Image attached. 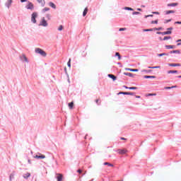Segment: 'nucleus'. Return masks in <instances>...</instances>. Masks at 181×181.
<instances>
[{
  "mask_svg": "<svg viewBox=\"0 0 181 181\" xmlns=\"http://www.w3.org/2000/svg\"><path fill=\"white\" fill-rule=\"evenodd\" d=\"M35 53L40 54L41 56H42V57H46V56L47 54H46V52H45L43 49H42L40 48H36Z\"/></svg>",
  "mask_w": 181,
  "mask_h": 181,
  "instance_id": "nucleus-1",
  "label": "nucleus"
},
{
  "mask_svg": "<svg viewBox=\"0 0 181 181\" xmlns=\"http://www.w3.org/2000/svg\"><path fill=\"white\" fill-rule=\"evenodd\" d=\"M36 18H37V12H33L31 14V22L32 23H36L37 21H36Z\"/></svg>",
  "mask_w": 181,
  "mask_h": 181,
  "instance_id": "nucleus-2",
  "label": "nucleus"
},
{
  "mask_svg": "<svg viewBox=\"0 0 181 181\" xmlns=\"http://www.w3.org/2000/svg\"><path fill=\"white\" fill-rule=\"evenodd\" d=\"M33 158H34L35 159H45V158H46V156L40 153H37V154H36L35 156H33Z\"/></svg>",
  "mask_w": 181,
  "mask_h": 181,
  "instance_id": "nucleus-3",
  "label": "nucleus"
},
{
  "mask_svg": "<svg viewBox=\"0 0 181 181\" xmlns=\"http://www.w3.org/2000/svg\"><path fill=\"white\" fill-rule=\"evenodd\" d=\"M120 94H122L123 95H135V93L134 92H122L120 91L117 93V95H119Z\"/></svg>",
  "mask_w": 181,
  "mask_h": 181,
  "instance_id": "nucleus-4",
  "label": "nucleus"
},
{
  "mask_svg": "<svg viewBox=\"0 0 181 181\" xmlns=\"http://www.w3.org/2000/svg\"><path fill=\"white\" fill-rule=\"evenodd\" d=\"M26 9H30V11H33L35 9V6L33 3L28 1V5L25 6Z\"/></svg>",
  "mask_w": 181,
  "mask_h": 181,
  "instance_id": "nucleus-5",
  "label": "nucleus"
},
{
  "mask_svg": "<svg viewBox=\"0 0 181 181\" xmlns=\"http://www.w3.org/2000/svg\"><path fill=\"white\" fill-rule=\"evenodd\" d=\"M47 25V21H46V19H45V17H43L41 22L40 23V26H44V28H46Z\"/></svg>",
  "mask_w": 181,
  "mask_h": 181,
  "instance_id": "nucleus-6",
  "label": "nucleus"
},
{
  "mask_svg": "<svg viewBox=\"0 0 181 181\" xmlns=\"http://www.w3.org/2000/svg\"><path fill=\"white\" fill-rule=\"evenodd\" d=\"M20 59L22 62H25L26 63L29 62V60L28 59V57H26V55H25V54H23L21 56H20Z\"/></svg>",
  "mask_w": 181,
  "mask_h": 181,
  "instance_id": "nucleus-7",
  "label": "nucleus"
},
{
  "mask_svg": "<svg viewBox=\"0 0 181 181\" xmlns=\"http://www.w3.org/2000/svg\"><path fill=\"white\" fill-rule=\"evenodd\" d=\"M117 152H118V153L119 155H125V153H127V152H128V151H127V149L119 148V149H117Z\"/></svg>",
  "mask_w": 181,
  "mask_h": 181,
  "instance_id": "nucleus-8",
  "label": "nucleus"
},
{
  "mask_svg": "<svg viewBox=\"0 0 181 181\" xmlns=\"http://www.w3.org/2000/svg\"><path fill=\"white\" fill-rule=\"evenodd\" d=\"M124 76H128L129 77H132V78H134L135 74L130 73V72H124L123 73Z\"/></svg>",
  "mask_w": 181,
  "mask_h": 181,
  "instance_id": "nucleus-9",
  "label": "nucleus"
},
{
  "mask_svg": "<svg viewBox=\"0 0 181 181\" xmlns=\"http://www.w3.org/2000/svg\"><path fill=\"white\" fill-rule=\"evenodd\" d=\"M124 70H126V71H134V72L139 71V69H131V68H125Z\"/></svg>",
  "mask_w": 181,
  "mask_h": 181,
  "instance_id": "nucleus-10",
  "label": "nucleus"
},
{
  "mask_svg": "<svg viewBox=\"0 0 181 181\" xmlns=\"http://www.w3.org/2000/svg\"><path fill=\"white\" fill-rule=\"evenodd\" d=\"M180 54V50H179V49H174V50H172V51L170 52V54Z\"/></svg>",
  "mask_w": 181,
  "mask_h": 181,
  "instance_id": "nucleus-11",
  "label": "nucleus"
},
{
  "mask_svg": "<svg viewBox=\"0 0 181 181\" xmlns=\"http://www.w3.org/2000/svg\"><path fill=\"white\" fill-rule=\"evenodd\" d=\"M124 88H126L127 90H138V87L135 86H132V87H128L127 86H123Z\"/></svg>",
  "mask_w": 181,
  "mask_h": 181,
  "instance_id": "nucleus-12",
  "label": "nucleus"
},
{
  "mask_svg": "<svg viewBox=\"0 0 181 181\" xmlns=\"http://www.w3.org/2000/svg\"><path fill=\"white\" fill-rule=\"evenodd\" d=\"M23 177H24V179H25V180H28V179H29V177H30V173H26L23 174Z\"/></svg>",
  "mask_w": 181,
  "mask_h": 181,
  "instance_id": "nucleus-13",
  "label": "nucleus"
},
{
  "mask_svg": "<svg viewBox=\"0 0 181 181\" xmlns=\"http://www.w3.org/2000/svg\"><path fill=\"white\" fill-rule=\"evenodd\" d=\"M107 77H109V78H112V80H113V81H115V80H117V76L115 75L109 74L107 75Z\"/></svg>",
  "mask_w": 181,
  "mask_h": 181,
  "instance_id": "nucleus-14",
  "label": "nucleus"
},
{
  "mask_svg": "<svg viewBox=\"0 0 181 181\" xmlns=\"http://www.w3.org/2000/svg\"><path fill=\"white\" fill-rule=\"evenodd\" d=\"M168 66L170 67H180L181 64H180L172 63V64H168Z\"/></svg>",
  "mask_w": 181,
  "mask_h": 181,
  "instance_id": "nucleus-15",
  "label": "nucleus"
},
{
  "mask_svg": "<svg viewBox=\"0 0 181 181\" xmlns=\"http://www.w3.org/2000/svg\"><path fill=\"white\" fill-rule=\"evenodd\" d=\"M172 30H173V27H170L167 28V31H164V32H168V33L165 35H172Z\"/></svg>",
  "mask_w": 181,
  "mask_h": 181,
  "instance_id": "nucleus-16",
  "label": "nucleus"
},
{
  "mask_svg": "<svg viewBox=\"0 0 181 181\" xmlns=\"http://www.w3.org/2000/svg\"><path fill=\"white\" fill-rule=\"evenodd\" d=\"M172 88H177V86H165L164 90H172Z\"/></svg>",
  "mask_w": 181,
  "mask_h": 181,
  "instance_id": "nucleus-17",
  "label": "nucleus"
},
{
  "mask_svg": "<svg viewBox=\"0 0 181 181\" xmlns=\"http://www.w3.org/2000/svg\"><path fill=\"white\" fill-rule=\"evenodd\" d=\"M37 1L38 2V4H41V6H45V5H46V1H45V0H37Z\"/></svg>",
  "mask_w": 181,
  "mask_h": 181,
  "instance_id": "nucleus-18",
  "label": "nucleus"
},
{
  "mask_svg": "<svg viewBox=\"0 0 181 181\" xmlns=\"http://www.w3.org/2000/svg\"><path fill=\"white\" fill-rule=\"evenodd\" d=\"M177 73H178L177 70L168 71V74H177Z\"/></svg>",
  "mask_w": 181,
  "mask_h": 181,
  "instance_id": "nucleus-19",
  "label": "nucleus"
},
{
  "mask_svg": "<svg viewBox=\"0 0 181 181\" xmlns=\"http://www.w3.org/2000/svg\"><path fill=\"white\" fill-rule=\"evenodd\" d=\"M165 49H176V45H165Z\"/></svg>",
  "mask_w": 181,
  "mask_h": 181,
  "instance_id": "nucleus-20",
  "label": "nucleus"
},
{
  "mask_svg": "<svg viewBox=\"0 0 181 181\" xmlns=\"http://www.w3.org/2000/svg\"><path fill=\"white\" fill-rule=\"evenodd\" d=\"M11 5H12V0H8L6 2V6L7 8H9V6H11Z\"/></svg>",
  "mask_w": 181,
  "mask_h": 181,
  "instance_id": "nucleus-21",
  "label": "nucleus"
},
{
  "mask_svg": "<svg viewBox=\"0 0 181 181\" xmlns=\"http://www.w3.org/2000/svg\"><path fill=\"white\" fill-rule=\"evenodd\" d=\"M49 6H50L51 8H52V9H56V4H54V3L50 1L49 3Z\"/></svg>",
  "mask_w": 181,
  "mask_h": 181,
  "instance_id": "nucleus-22",
  "label": "nucleus"
},
{
  "mask_svg": "<svg viewBox=\"0 0 181 181\" xmlns=\"http://www.w3.org/2000/svg\"><path fill=\"white\" fill-rule=\"evenodd\" d=\"M143 77H144V78H156V76L145 75Z\"/></svg>",
  "mask_w": 181,
  "mask_h": 181,
  "instance_id": "nucleus-23",
  "label": "nucleus"
},
{
  "mask_svg": "<svg viewBox=\"0 0 181 181\" xmlns=\"http://www.w3.org/2000/svg\"><path fill=\"white\" fill-rule=\"evenodd\" d=\"M63 180V175L62 174H59L58 176H57V181H62Z\"/></svg>",
  "mask_w": 181,
  "mask_h": 181,
  "instance_id": "nucleus-24",
  "label": "nucleus"
},
{
  "mask_svg": "<svg viewBox=\"0 0 181 181\" xmlns=\"http://www.w3.org/2000/svg\"><path fill=\"white\" fill-rule=\"evenodd\" d=\"M68 106L69 107V110H73V107H74V102H70L68 104Z\"/></svg>",
  "mask_w": 181,
  "mask_h": 181,
  "instance_id": "nucleus-25",
  "label": "nucleus"
},
{
  "mask_svg": "<svg viewBox=\"0 0 181 181\" xmlns=\"http://www.w3.org/2000/svg\"><path fill=\"white\" fill-rule=\"evenodd\" d=\"M175 10H168L165 11V15H170V13H175Z\"/></svg>",
  "mask_w": 181,
  "mask_h": 181,
  "instance_id": "nucleus-26",
  "label": "nucleus"
},
{
  "mask_svg": "<svg viewBox=\"0 0 181 181\" xmlns=\"http://www.w3.org/2000/svg\"><path fill=\"white\" fill-rule=\"evenodd\" d=\"M142 73H146L147 74H149V73H151L152 71V69H143Z\"/></svg>",
  "mask_w": 181,
  "mask_h": 181,
  "instance_id": "nucleus-27",
  "label": "nucleus"
},
{
  "mask_svg": "<svg viewBox=\"0 0 181 181\" xmlns=\"http://www.w3.org/2000/svg\"><path fill=\"white\" fill-rule=\"evenodd\" d=\"M169 33V32H160V31H158L156 33L157 35H162L163 36H165V35Z\"/></svg>",
  "mask_w": 181,
  "mask_h": 181,
  "instance_id": "nucleus-28",
  "label": "nucleus"
},
{
  "mask_svg": "<svg viewBox=\"0 0 181 181\" xmlns=\"http://www.w3.org/2000/svg\"><path fill=\"white\" fill-rule=\"evenodd\" d=\"M177 5H179L177 3H170L167 5V6H177Z\"/></svg>",
  "mask_w": 181,
  "mask_h": 181,
  "instance_id": "nucleus-29",
  "label": "nucleus"
},
{
  "mask_svg": "<svg viewBox=\"0 0 181 181\" xmlns=\"http://www.w3.org/2000/svg\"><path fill=\"white\" fill-rule=\"evenodd\" d=\"M88 12V8L86 7L84 8L83 12V16H86L87 15V13Z\"/></svg>",
  "mask_w": 181,
  "mask_h": 181,
  "instance_id": "nucleus-30",
  "label": "nucleus"
},
{
  "mask_svg": "<svg viewBox=\"0 0 181 181\" xmlns=\"http://www.w3.org/2000/svg\"><path fill=\"white\" fill-rule=\"evenodd\" d=\"M115 57H118V60H121V54H119V52H115Z\"/></svg>",
  "mask_w": 181,
  "mask_h": 181,
  "instance_id": "nucleus-31",
  "label": "nucleus"
},
{
  "mask_svg": "<svg viewBox=\"0 0 181 181\" xmlns=\"http://www.w3.org/2000/svg\"><path fill=\"white\" fill-rule=\"evenodd\" d=\"M143 32H153V28L143 29Z\"/></svg>",
  "mask_w": 181,
  "mask_h": 181,
  "instance_id": "nucleus-32",
  "label": "nucleus"
},
{
  "mask_svg": "<svg viewBox=\"0 0 181 181\" xmlns=\"http://www.w3.org/2000/svg\"><path fill=\"white\" fill-rule=\"evenodd\" d=\"M103 165H107V166H110V167H114V164H111V163H108V162H105L104 163H103Z\"/></svg>",
  "mask_w": 181,
  "mask_h": 181,
  "instance_id": "nucleus-33",
  "label": "nucleus"
},
{
  "mask_svg": "<svg viewBox=\"0 0 181 181\" xmlns=\"http://www.w3.org/2000/svg\"><path fill=\"white\" fill-rule=\"evenodd\" d=\"M67 66H68V67H71V58H69V61H68V62H67Z\"/></svg>",
  "mask_w": 181,
  "mask_h": 181,
  "instance_id": "nucleus-34",
  "label": "nucleus"
},
{
  "mask_svg": "<svg viewBox=\"0 0 181 181\" xmlns=\"http://www.w3.org/2000/svg\"><path fill=\"white\" fill-rule=\"evenodd\" d=\"M169 39H172V37L171 36H165L163 38V40H169Z\"/></svg>",
  "mask_w": 181,
  "mask_h": 181,
  "instance_id": "nucleus-35",
  "label": "nucleus"
},
{
  "mask_svg": "<svg viewBox=\"0 0 181 181\" xmlns=\"http://www.w3.org/2000/svg\"><path fill=\"white\" fill-rule=\"evenodd\" d=\"M47 11H50V8L45 7L42 9V13H45V12H47Z\"/></svg>",
  "mask_w": 181,
  "mask_h": 181,
  "instance_id": "nucleus-36",
  "label": "nucleus"
},
{
  "mask_svg": "<svg viewBox=\"0 0 181 181\" xmlns=\"http://www.w3.org/2000/svg\"><path fill=\"white\" fill-rule=\"evenodd\" d=\"M153 95H156V93H147L146 97H153Z\"/></svg>",
  "mask_w": 181,
  "mask_h": 181,
  "instance_id": "nucleus-37",
  "label": "nucleus"
},
{
  "mask_svg": "<svg viewBox=\"0 0 181 181\" xmlns=\"http://www.w3.org/2000/svg\"><path fill=\"white\" fill-rule=\"evenodd\" d=\"M124 10L125 11H134V8H131V7H124Z\"/></svg>",
  "mask_w": 181,
  "mask_h": 181,
  "instance_id": "nucleus-38",
  "label": "nucleus"
},
{
  "mask_svg": "<svg viewBox=\"0 0 181 181\" xmlns=\"http://www.w3.org/2000/svg\"><path fill=\"white\" fill-rule=\"evenodd\" d=\"M148 69H160V66H148Z\"/></svg>",
  "mask_w": 181,
  "mask_h": 181,
  "instance_id": "nucleus-39",
  "label": "nucleus"
},
{
  "mask_svg": "<svg viewBox=\"0 0 181 181\" xmlns=\"http://www.w3.org/2000/svg\"><path fill=\"white\" fill-rule=\"evenodd\" d=\"M153 30H163V28H162V27L154 28Z\"/></svg>",
  "mask_w": 181,
  "mask_h": 181,
  "instance_id": "nucleus-40",
  "label": "nucleus"
},
{
  "mask_svg": "<svg viewBox=\"0 0 181 181\" xmlns=\"http://www.w3.org/2000/svg\"><path fill=\"white\" fill-rule=\"evenodd\" d=\"M144 18L146 19L147 18H153V14H149L147 16H145Z\"/></svg>",
  "mask_w": 181,
  "mask_h": 181,
  "instance_id": "nucleus-41",
  "label": "nucleus"
},
{
  "mask_svg": "<svg viewBox=\"0 0 181 181\" xmlns=\"http://www.w3.org/2000/svg\"><path fill=\"white\" fill-rule=\"evenodd\" d=\"M151 25H153V24L158 25V20L152 21L151 22Z\"/></svg>",
  "mask_w": 181,
  "mask_h": 181,
  "instance_id": "nucleus-42",
  "label": "nucleus"
},
{
  "mask_svg": "<svg viewBox=\"0 0 181 181\" xmlns=\"http://www.w3.org/2000/svg\"><path fill=\"white\" fill-rule=\"evenodd\" d=\"M132 15H141V13L139 11H134Z\"/></svg>",
  "mask_w": 181,
  "mask_h": 181,
  "instance_id": "nucleus-43",
  "label": "nucleus"
},
{
  "mask_svg": "<svg viewBox=\"0 0 181 181\" xmlns=\"http://www.w3.org/2000/svg\"><path fill=\"white\" fill-rule=\"evenodd\" d=\"M124 30H127V28H121L119 29V32H124Z\"/></svg>",
  "mask_w": 181,
  "mask_h": 181,
  "instance_id": "nucleus-44",
  "label": "nucleus"
},
{
  "mask_svg": "<svg viewBox=\"0 0 181 181\" xmlns=\"http://www.w3.org/2000/svg\"><path fill=\"white\" fill-rule=\"evenodd\" d=\"M157 56H158V57H162V56H165V52L161 53V54H157Z\"/></svg>",
  "mask_w": 181,
  "mask_h": 181,
  "instance_id": "nucleus-45",
  "label": "nucleus"
},
{
  "mask_svg": "<svg viewBox=\"0 0 181 181\" xmlns=\"http://www.w3.org/2000/svg\"><path fill=\"white\" fill-rule=\"evenodd\" d=\"M169 22H172V19L165 20L164 23H169Z\"/></svg>",
  "mask_w": 181,
  "mask_h": 181,
  "instance_id": "nucleus-46",
  "label": "nucleus"
},
{
  "mask_svg": "<svg viewBox=\"0 0 181 181\" xmlns=\"http://www.w3.org/2000/svg\"><path fill=\"white\" fill-rule=\"evenodd\" d=\"M58 30H59V31L63 30V25H59V27L58 28Z\"/></svg>",
  "mask_w": 181,
  "mask_h": 181,
  "instance_id": "nucleus-47",
  "label": "nucleus"
},
{
  "mask_svg": "<svg viewBox=\"0 0 181 181\" xmlns=\"http://www.w3.org/2000/svg\"><path fill=\"white\" fill-rule=\"evenodd\" d=\"M83 170H81V169H78L77 170V173H79V175H81Z\"/></svg>",
  "mask_w": 181,
  "mask_h": 181,
  "instance_id": "nucleus-48",
  "label": "nucleus"
},
{
  "mask_svg": "<svg viewBox=\"0 0 181 181\" xmlns=\"http://www.w3.org/2000/svg\"><path fill=\"white\" fill-rule=\"evenodd\" d=\"M175 25H181V21H175Z\"/></svg>",
  "mask_w": 181,
  "mask_h": 181,
  "instance_id": "nucleus-49",
  "label": "nucleus"
},
{
  "mask_svg": "<svg viewBox=\"0 0 181 181\" xmlns=\"http://www.w3.org/2000/svg\"><path fill=\"white\" fill-rule=\"evenodd\" d=\"M152 13L153 15H159V12H158V11H153Z\"/></svg>",
  "mask_w": 181,
  "mask_h": 181,
  "instance_id": "nucleus-50",
  "label": "nucleus"
},
{
  "mask_svg": "<svg viewBox=\"0 0 181 181\" xmlns=\"http://www.w3.org/2000/svg\"><path fill=\"white\" fill-rule=\"evenodd\" d=\"M65 74H66L67 77H69V74H67V68H64Z\"/></svg>",
  "mask_w": 181,
  "mask_h": 181,
  "instance_id": "nucleus-51",
  "label": "nucleus"
},
{
  "mask_svg": "<svg viewBox=\"0 0 181 181\" xmlns=\"http://www.w3.org/2000/svg\"><path fill=\"white\" fill-rule=\"evenodd\" d=\"M12 177H13V174H11L9 176L10 181L12 180Z\"/></svg>",
  "mask_w": 181,
  "mask_h": 181,
  "instance_id": "nucleus-52",
  "label": "nucleus"
},
{
  "mask_svg": "<svg viewBox=\"0 0 181 181\" xmlns=\"http://www.w3.org/2000/svg\"><path fill=\"white\" fill-rule=\"evenodd\" d=\"M46 18H47V19L50 20V15L49 14H47Z\"/></svg>",
  "mask_w": 181,
  "mask_h": 181,
  "instance_id": "nucleus-53",
  "label": "nucleus"
},
{
  "mask_svg": "<svg viewBox=\"0 0 181 181\" xmlns=\"http://www.w3.org/2000/svg\"><path fill=\"white\" fill-rule=\"evenodd\" d=\"M28 162L29 165H32V160H30V159H28Z\"/></svg>",
  "mask_w": 181,
  "mask_h": 181,
  "instance_id": "nucleus-54",
  "label": "nucleus"
},
{
  "mask_svg": "<svg viewBox=\"0 0 181 181\" xmlns=\"http://www.w3.org/2000/svg\"><path fill=\"white\" fill-rule=\"evenodd\" d=\"M120 139H121L122 141H127V139H125V137H121Z\"/></svg>",
  "mask_w": 181,
  "mask_h": 181,
  "instance_id": "nucleus-55",
  "label": "nucleus"
},
{
  "mask_svg": "<svg viewBox=\"0 0 181 181\" xmlns=\"http://www.w3.org/2000/svg\"><path fill=\"white\" fill-rule=\"evenodd\" d=\"M21 1V2L22 3V4H23V2H28V0H20Z\"/></svg>",
  "mask_w": 181,
  "mask_h": 181,
  "instance_id": "nucleus-56",
  "label": "nucleus"
},
{
  "mask_svg": "<svg viewBox=\"0 0 181 181\" xmlns=\"http://www.w3.org/2000/svg\"><path fill=\"white\" fill-rule=\"evenodd\" d=\"M164 54H165V56H169V54H170V52H168V53L164 52Z\"/></svg>",
  "mask_w": 181,
  "mask_h": 181,
  "instance_id": "nucleus-57",
  "label": "nucleus"
},
{
  "mask_svg": "<svg viewBox=\"0 0 181 181\" xmlns=\"http://www.w3.org/2000/svg\"><path fill=\"white\" fill-rule=\"evenodd\" d=\"M136 10L139 11V12H142V8H136Z\"/></svg>",
  "mask_w": 181,
  "mask_h": 181,
  "instance_id": "nucleus-58",
  "label": "nucleus"
},
{
  "mask_svg": "<svg viewBox=\"0 0 181 181\" xmlns=\"http://www.w3.org/2000/svg\"><path fill=\"white\" fill-rule=\"evenodd\" d=\"M136 98H141L140 95H135Z\"/></svg>",
  "mask_w": 181,
  "mask_h": 181,
  "instance_id": "nucleus-59",
  "label": "nucleus"
},
{
  "mask_svg": "<svg viewBox=\"0 0 181 181\" xmlns=\"http://www.w3.org/2000/svg\"><path fill=\"white\" fill-rule=\"evenodd\" d=\"M177 46H181V42H178V43L177 44Z\"/></svg>",
  "mask_w": 181,
  "mask_h": 181,
  "instance_id": "nucleus-60",
  "label": "nucleus"
},
{
  "mask_svg": "<svg viewBox=\"0 0 181 181\" xmlns=\"http://www.w3.org/2000/svg\"><path fill=\"white\" fill-rule=\"evenodd\" d=\"M159 40H163V38H162V37H159Z\"/></svg>",
  "mask_w": 181,
  "mask_h": 181,
  "instance_id": "nucleus-61",
  "label": "nucleus"
},
{
  "mask_svg": "<svg viewBox=\"0 0 181 181\" xmlns=\"http://www.w3.org/2000/svg\"><path fill=\"white\" fill-rule=\"evenodd\" d=\"M176 42H177V43H179V42H181V39L177 40Z\"/></svg>",
  "mask_w": 181,
  "mask_h": 181,
  "instance_id": "nucleus-62",
  "label": "nucleus"
},
{
  "mask_svg": "<svg viewBox=\"0 0 181 181\" xmlns=\"http://www.w3.org/2000/svg\"><path fill=\"white\" fill-rule=\"evenodd\" d=\"M98 101H100L98 99L95 100L96 104H98Z\"/></svg>",
  "mask_w": 181,
  "mask_h": 181,
  "instance_id": "nucleus-63",
  "label": "nucleus"
},
{
  "mask_svg": "<svg viewBox=\"0 0 181 181\" xmlns=\"http://www.w3.org/2000/svg\"><path fill=\"white\" fill-rule=\"evenodd\" d=\"M177 78H181V75L176 76Z\"/></svg>",
  "mask_w": 181,
  "mask_h": 181,
  "instance_id": "nucleus-64",
  "label": "nucleus"
}]
</instances>
